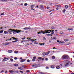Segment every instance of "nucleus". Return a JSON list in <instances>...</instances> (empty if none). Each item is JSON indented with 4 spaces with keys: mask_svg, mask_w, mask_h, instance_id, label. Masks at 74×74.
Returning <instances> with one entry per match:
<instances>
[{
    "mask_svg": "<svg viewBox=\"0 0 74 74\" xmlns=\"http://www.w3.org/2000/svg\"><path fill=\"white\" fill-rule=\"evenodd\" d=\"M54 30H45L43 31V32H42V34H45V33H50V32H51V34H54Z\"/></svg>",
    "mask_w": 74,
    "mask_h": 74,
    "instance_id": "obj_1",
    "label": "nucleus"
},
{
    "mask_svg": "<svg viewBox=\"0 0 74 74\" xmlns=\"http://www.w3.org/2000/svg\"><path fill=\"white\" fill-rule=\"evenodd\" d=\"M10 30H11V32H13L14 34H15L16 33H18L19 32L21 33V32H22V31L17 30V29L15 30V29H10L8 31L9 33H10V32H11V31H10Z\"/></svg>",
    "mask_w": 74,
    "mask_h": 74,
    "instance_id": "obj_2",
    "label": "nucleus"
},
{
    "mask_svg": "<svg viewBox=\"0 0 74 74\" xmlns=\"http://www.w3.org/2000/svg\"><path fill=\"white\" fill-rule=\"evenodd\" d=\"M69 58V56L66 55H64L62 57V59L63 60H64V59H67Z\"/></svg>",
    "mask_w": 74,
    "mask_h": 74,
    "instance_id": "obj_3",
    "label": "nucleus"
},
{
    "mask_svg": "<svg viewBox=\"0 0 74 74\" xmlns=\"http://www.w3.org/2000/svg\"><path fill=\"white\" fill-rule=\"evenodd\" d=\"M26 60L25 59H22L21 61H20L21 63H22V62H25Z\"/></svg>",
    "mask_w": 74,
    "mask_h": 74,
    "instance_id": "obj_4",
    "label": "nucleus"
},
{
    "mask_svg": "<svg viewBox=\"0 0 74 74\" xmlns=\"http://www.w3.org/2000/svg\"><path fill=\"white\" fill-rule=\"evenodd\" d=\"M9 72L10 73H14V72L12 70H9Z\"/></svg>",
    "mask_w": 74,
    "mask_h": 74,
    "instance_id": "obj_5",
    "label": "nucleus"
},
{
    "mask_svg": "<svg viewBox=\"0 0 74 74\" xmlns=\"http://www.w3.org/2000/svg\"><path fill=\"white\" fill-rule=\"evenodd\" d=\"M33 59H32V61L33 62H34L35 61V59H36V57H33Z\"/></svg>",
    "mask_w": 74,
    "mask_h": 74,
    "instance_id": "obj_6",
    "label": "nucleus"
},
{
    "mask_svg": "<svg viewBox=\"0 0 74 74\" xmlns=\"http://www.w3.org/2000/svg\"><path fill=\"white\" fill-rule=\"evenodd\" d=\"M44 32V31H41L40 32H39L37 33V34H40V33H43V32Z\"/></svg>",
    "mask_w": 74,
    "mask_h": 74,
    "instance_id": "obj_7",
    "label": "nucleus"
},
{
    "mask_svg": "<svg viewBox=\"0 0 74 74\" xmlns=\"http://www.w3.org/2000/svg\"><path fill=\"white\" fill-rule=\"evenodd\" d=\"M65 8H69V6H68L67 5H66L65 6Z\"/></svg>",
    "mask_w": 74,
    "mask_h": 74,
    "instance_id": "obj_8",
    "label": "nucleus"
},
{
    "mask_svg": "<svg viewBox=\"0 0 74 74\" xmlns=\"http://www.w3.org/2000/svg\"><path fill=\"white\" fill-rule=\"evenodd\" d=\"M49 53H50V51H48V52H47V53H46V55H48V54H49Z\"/></svg>",
    "mask_w": 74,
    "mask_h": 74,
    "instance_id": "obj_9",
    "label": "nucleus"
},
{
    "mask_svg": "<svg viewBox=\"0 0 74 74\" xmlns=\"http://www.w3.org/2000/svg\"><path fill=\"white\" fill-rule=\"evenodd\" d=\"M46 36H52V34H47Z\"/></svg>",
    "mask_w": 74,
    "mask_h": 74,
    "instance_id": "obj_10",
    "label": "nucleus"
},
{
    "mask_svg": "<svg viewBox=\"0 0 74 74\" xmlns=\"http://www.w3.org/2000/svg\"><path fill=\"white\" fill-rule=\"evenodd\" d=\"M12 52V50H9L8 51V52L9 53H11V52Z\"/></svg>",
    "mask_w": 74,
    "mask_h": 74,
    "instance_id": "obj_11",
    "label": "nucleus"
},
{
    "mask_svg": "<svg viewBox=\"0 0 74 74\" xmlns=\"http://www.w3.org/2000/svg\"><path fill=\"white\" fill-rule=\"evenodd\" d=\"M60 43H61V44H63V43H64V42H63V41H60L59 43V44H60Z\"/></svg>",
    "mask_w": 74,
    "mask_h": 74,
    "instance_id": "obj_12",
    "label": "nucleus"
},
{
    "mask_svg": "<svg viewBox=\"0 0 74 74\" xmlns=\"http://www.w3.org/2000/svg\"><path fill=\"white\" fill-rule=\"evenodd\" d=\"M64 41H69V39H65L64 40Z\"/></svg>",
    "mask_w": 74,
    "mask_h": 74,
    "instance_id": "obj_13",
    "label": "nucleus"
},
{
    "mask_svg": "<svg viewBox=\"0 0 74 74\" xmlns=\"http://www.w3.org/2000/svg\"><path fill=\"white\" fill-rule=\"evenodd\" d=\"M60 68V66H56V68L57 69H59Z\"/></svg>",
    "mask_w": 74,
    "mask_h": 74,
    "instance_id": "obj_14",
    "label": "nucleus"
},
{
    "mask_svg": "<svg viewBox=\"0 0 74 74\" xmlns=\"http://www.w3.org/2000/svg\"><path fill=\"white\" fill-rule=\"evenodd\" d=\"M36 40H37V39H35V40H33V39H31V41L32 42H33V41H35Z\"/></svg>",
    "mask_w": 74,
    "mask_h": 74,
    "instance_id": "obj_15",
    "label": "nucleus"
},
{
    "mask_svg": "<svg viewBox=\"0 0 74 74\" xmlns=\"http://www.w3.org/2000/svg\"><path fill=\"white\" fill-rule=\"evenodd\" d=\"M13 66H18V64H14Z\"/></svg>",
    "mask_w": 74,
    "mask_h": 74,
    "instance_id": "obj_16",
    "label": "nucleus"
},
{
    "mask_svg": "<svg viewBox=\"0 0 74 74\" xmlns=\"http://www.w3.org/2000/svg\"><path fill=\"white\" fill-rule=\"evenodd\" d=\"M14 71L16 72V73H19V71H18V70H16V71Z\"/></svg>",
    "mask_w": 74,
    "mask_h": 74,
    "instance_id": "obj_17",
    "label": "nucleus"
},
{
    "mask_svg": "<svg viewBox=\"0 0 74 74\" xmlns=\"http://www.w3.org/2000/svg\"><path fill=\"white\" fill-rule=\"evenodd\" d=\"M27 30H28V29H31V28H30V27H27Z\"/></svg>",
    "mask_w": 74,
    "mask_h": 74,
    "instance_id": "obj_18",
    "label": "nucleus"
},
{
    "mask_svg": "<svg viewBox=\"0 0 74 74\" xmlns=\"http://www.w3.org/2000/svg\"><path fill=\"white\" fill-rule=\"evenodd\" d=\"M42 55H43V56H45V55H46V53H42Z\"/></svg>",
    "mask_w": 74,
    "mask_h": 74,
    "instance_id": "obj_19",
    "label": "nucleus"
},
{
    "mask_svg": "<svg viewBox=\"0 0 74 74\" xmlns=\"http://www.w3.org/2000/svg\"><path fill=\"white\" fill-rule=\"evenodd\" d=\"M52 58L53 59H55V57H54V56H53L52 57Z\"/></svg>",
    "mask_w": 74,
    "mask_h": 74,
    "instance_id": "obj_20",
    "label": "nucleus"
},
{
    "mask_svg": "<svg viewBox=\"0 0 74 74\" xmlns=\"http://www.w3.org/2000/svg\"><path fill=\"white\" fill-rule=\"evenodd\" d=\"M10 44V42H7L6 43V44L5 45H8V44Z\"/></svg>",
    "mask_w": 74,
    "mask_h": 74,
    "instance_id": "obj_21",
    "label": "nucleus"
},
{
    "mask_svg": "<svg viewBox=\"0 0 74 74\" xmlns=\"http://www.w3.org/2000/svg\"><path fill=\"white\" fill-rule=\"evenodd\" d=\"M51 68L52 69H54L55 68V67L53 66H51Z\"/></svg>",
    "mask_w": 74,
    "mask_h": 74,
    "instance_id": "obj_22",
    "label": "nucleus"
},
{
    "mask_svg": "<svg viewBox=\"0 0 74 74\" xmlns=\"http://www.w3.org/2000/svg\"><path fill=\"white\" fill-rule=\"evenodd\" d=\"M17 41H18V40H16L12 41V42H17Z\"/></svg>",
    "mask_w": 74,
    "mask_h": 74,
    "instance_id": "obj_23",
    "label": "nucleus"
},
{
    "mask_svg": "<svg viewBox=\"0 0 74 74\" xmlns=\"http://www.w3.org/2000/svg\"><path fill=\"white\" fill-rule=\"evenodd\" d=\"M31 8H34V6L33 5H31Z\"/></svg>",
    "mask_w": 74,
    "mask_h": 74,
    "instance_id": "obj_24",
    "label": "nucleus"
},
{
    "mask_svg": "<svg viewBox=\"0 0 74 74\" xmlns=\"http://www.w3.org/2000/svg\"><path fill=\"white\" fill-rule=\"evenodd\" d=\"M69 63H66L65 64V66H68V65H69Z\"/></svg>",
    "mask_w": 74,
    "mask_h": 74,
    "instance_id": "obj_25",
    "label": "nucleus"
},
{
    "mask_svg": "<svg viewBox=\"0 0 74 74\" xmlns=\"http://www.w3.org/2000/svg\"><path fill=\"white\" fill-rule=\"evenodd\" d=\"M14 53H18V51H15L14 52Z\"/></svg>",
    "mask_w": 74,
    "mask_h": 74,
    "instance_id": "obj_26",
    "label": "nucleus"
},
{
    "mask_svg": "<svg viewBox=\"0 0 74 74\" xmlns=\"http://www.w3.org/2000/svg\"><path fill=\"white\" fill-rule=\"evenodd\" d=\"M12 38H13V40H16V38H15V37H12Z\"/></svg>",
    "mask_w": 74,
    "mask_h": 74,
    "instance_id": "obj_27",
    "label": "nucleus"
},
{
    "mask_svg": "<svg viewBox=\"0 0 74 74\" xmlns=\"http://www.w3.org/2000/svg\"><path fill=\"white\" fill-rule=\"evenodd\" d=\"M34 44H38V42H37L35 41L34 42Z\"/></svg>",
    "mask_w": 74,
    "mask_h": 74,
    "instance_id": "obj_28",
    "label": "nucleus"
},
{
    "mask_svg": "<svg viewBox=\"0 0 74 74\" xmlns=\"http://www.w3.org/2000/svg\"><path fill=\"white\" fill-rule=\"evenodd\" d=\"M24 5L25 6H27V3H25L24 4Z\"/></svg>",
    "mask_w": 74,
    "mask_h": 74,
    "instance_id": "obj_29",
    "label": "nucleus"
},
{
    "mask_svg": "<svg viewBox=\"0 0 74 74\" xmlns=\"http://www.w3.org/2000/svg\"><path fill=\"white\" fill-rule=\"evenodd\" d=\"M23 29H24V30H27V27L23 28Z\"/></svg>",
    "mask_w": 74,
    "mask_h": 74,
    "instance_id": "obj_30",
    "label": "nucleus"
},
{
    "mask_svg": "<svg viewBox=\"0 0 74 74\" xmlns=\"http://www.w3.org/2000/svg\"><path fill=\"white\" fill-rule=\"evenodd\" d=\"M3 31H4L3 30L0 31V33H2L3 32Z\"/></svg>",
    "mask_w": 74,
    "mask_h": 74,
    "instance_id": "obj_31",
    "label": "nucleus"
},
{
    "mask_svg": "<svg viewBox=\"0 0 74 74\" xmlns=\"http://www.w3.org/2000/svg\"><path fill=\"white\" fill-rule=\"evenodd\" d=\"M40 45H44L45 44V43H41L39 44Z\"/></svg>",
    "mask_w": 74,
    "mask_h": 74,
    "instance_id": "obj_32",
    "label": "nucleus"
},
{
    "mask_svg": "<svg viewBox=\"0 0 74 74\" xmlns=\"http://www.w3.org/2000/svg\"><path fill=\"white\" fill-rule=\"evenodd\" d=\"M68 29L69 30H73V29L69 28Z\"/></svg>",
    "mask_w": 74,
    "mask_h": 74,
    "instance_id": "obj_33",
    "label": "nucleus"
},
{
    "mask_svg": "<svg viewBox=\"0 0 74 74\" xmlns=\"http://www.w3.org/2000/svg\"><path fill=\"white\" fill-rule=\"evenodd\" d=\"M14 59L15 60H17V59H18V58H17V57H14Z\"/></svg>",
    "mask_w": 74,
    "mask_h": 74,
    "instance_id": "obj_34",
    "label": "nucleus"
},
{
    "mask_svg": "<svg viewBox=\"0 0 74 74\" xmlns=\"http://www.w3.org/2000/svg\"><path fill=\"white\" fill-rule=\"evenodd\" d=\"M57 6L58 8L59 7H60V5H57Z\"/></svg>",
    "mask_w": 74,
    "mask_h": 74,
    "instance_id": "obj_35",
    "label": "nucleus"
},
{
    "mask_svg": "<svg viewBox=\"0 0 74 74\" xmlns=\"http://www.w3.org/2000/svg\"><path fill=\"white\" fill-rule=\"evenodd\" d=\"M10 61H11V62H13V61H14V60H13V59H12V58H11L10 59Z\"/></svg>",
    "mask_w": 74,
    "mask_h": 74,
    "instance_id": "obj_36",
    "label": "nucleus"
},
{
    "mask_svg": "<svg viewBox=\"0 0 74 74\" xmlns=\"http://www.w3.org/2000/svg\"><path fill=\"white\" fill-rule=\"evenodd\" d=\"M41 6H40V7L41 8H44V7H43L42 6V5H41Z\"/></svg>",
    "mask_w": 74,
    "mask_h": 74,
    "instance_id": "obj_37",
    "label": "nucleus"
},
{
    "mask_svg": "<svg viewBox=\"0 0 74 74\" xmlns=\"http://www.w3.org/2000/svg\"><path fill=\"white\" fill-rule=\"evenodd\" d=\"M60 34H64V33L63 32H60Z\"/></svg>",
    "mask_w": 74,
    "mask_h": 74,
    "instance_id": "obj_38",
    "label": "nucleus"
},
{
    "mask_svg": "<svg viewBox=\"0 0 74 74\" xmlns=\"http://www.w3.org/2000/svg\"><path fill=\"white\" fill-rule=\"evenodd\" d=\"M5 61H6V60L3 59L2 62H5Z\"/></svg>",
    "mask_w": 74,
    "mask_h": 74,
    "instance_id": "obj_39",
    "label": "nucleus"
},
{
    "mask_svg": "<svg viewBox=\"0 0 74 74\" xmlns=\"http://www.w3.org/2000/svg\"><path fill=\"white\" fill-rule=\"evenodd\" d=\"M7 31H5L4 32V34H7Z\"/></svg>",
    "mask_w": 74,
    "mask_h": 74,
    "instance_id": "obj_40",
    "label": "nucleus"
},
{
    "mask_svg": "<svg viewBox=\"0 0 74 74\" xmlns=\"http://www.w3.org/2000/svg\"><path fill=\"white\" fill-rule=\"evenodd\" d=\"M65 11H66V10L64 9L63 11V12H64Z\"/></svg>",
    "mask_w": 74,
    "mask_h": 74,
    "instance_id": "obj_41",
    "label": "nucleus"
},
{
    "mask_svg": "<svg viewBox=\"0 0 74 74\" xmlns=\"http://www.w3.org/2000/svg\"><path fill=\"white\" fill-rule=\"evenodd\" d=\"M18 69H19L20 70H21V67H18Z\"/></svg>",
    "mask_w": 74,
    "mask_h": 74,
    "instance_id": "obj_42",
    "label": "nucleus"
},
{
    "mask_svg": "<svg viewBox=\"0 0 74 74\" xmlns=\"http://www.w3.org/2000/svg\"><path fill=\"white\" fill-rule=\"evenodd\" d=\"M43 38L44 40H46V38L45 37H43Z\"/></svg>",
    "mask_w": 74,
    "mask_h": 74,
    "instance_id": "obj_43",
    "label": "nucleus"
},
{
    "mask_svg": "<svg viewBox=\"0 0 74 74\" xmlns=\"http://www.w3.org/2000/svg\"><path fill=\"white\" fill-rule=\"evenodd\" d=\"M46 69H49V67L48 66H47L46 67Z\"/></svg>",
    "mask_w": 74,
    "mask_h": 74,
    "instance_id": "obj_44",
    "label": "nucleus"
},
{
    "mask_svg": "<svg viewBox=\"0 0 74 74\" xmlns=\"http://www.w3.org/2000/svg\"><path fill=\"white\" fill-rule=\"evenodd\" d=\"M42 59V58L40 57H38V59Z\"/></svg>",
    "mask_w": 74,
    "mask_h": 74,
    "instance_id": "obj_45",
    "label": "nucleus"
},
{
    "mask_svg": "<svg viewBox=\"0 0 74 74\" xmlns=\"http://www.w3.org/2000/svg\"><path fill=\"white\" fill-rule=\"evenodd\" d=\"M4 15V14L1 13V15Z\"/></svg>",
    "mask_w": 74,
    "mask_h": 74,
    "instance_id": "obj_46",
    "label": "nucleus"
},
{
    "mask_svg": "<svg viewBox=\"0 0 74 74\" xmlns=\"http://www.w3.org/2000/svg\"><path fill=\"white\" fill-rule=\"evenodd\" d=\"M56 39V38L55 37H53V40H55Z\"/></svg>",
    "mask_w": 74,
    "mask_h": 74,
    "instance_id": "obj_47",
    "label": "nucleus"
},
{
    "mask_svg": "<svg viewBox=\"0 0 74 74\" xmlns=\"http://www.w3.org/2000/svg\"><path fill=\"white\" fill-rule=\"evenodd\" d=\"M20 71V72H21V73H23V72L21 71Z\"/></svg>",
    "mask_w": 74,
    "mask_h": 74,
    "instance_id": "obj_48",
    "label": "nucleus"
},
{
    "mask_svg": "<svg viewBox=\"0 0 74 74\" xmlns=\"http://www.w3.org/2000/svg\"><path fill=\"white\" fill-rule=\"evenodd\" d=\"M32 67H36V65H34V64L32 65Z\"/></svg>",
    "mask_w": 74,
    "mask_h": 74,
    "instance_id": "obj_49",
    "label": "nucleus"
},
{
    "mask_svg": "<svg viewBox=\"0 0 74 74\" xmlns=\"http://www.w3.org/2000/svg\"><path fill=\"white\" fill-rule=\"evenodd\" d=\"M27 62H30V60H27Z\"/></svg>",
    "mask_w": 74,
    "mask_h": 74,
    "instance_id": "obj_50",
    "label": "nucleus"
},
{
    "mask_svg": "<svg viewBox=\"0 0 74 74\" xmlns=\"http://www.w3.org/2000/svg\"><path fill=\"white\" fill-rule=\"evenodd\" d=\"M45 60H48V58H45Z\"/></svg>",
    "mask_w": 74,
    "mask_h": 74,
    "instance_id": "obj_51",
    "label": "nucleus"
},
{
    "mask_svg": "<svg viewBox=\"0 0 74 74\" xmlns=\"http://www.w3.org/2000/svg\"><path fill=\"white\" fill-rule=\"evenodd\" d=\"M5 73H7V70L5 71Z\"/></svg>",
    "mask_w": 74,
    "mask_h": 74,
    "instance_id": "obj_52",
    "label": "nucleus"
},
{
    "mask_svg": "<svg viewBox=\"0 0 74 74\" xmlns=\"http://www.w3.org/2000/svg\"><path fill=\"white\" fill-rule=\"evenodd\" d=\"M57 42H60V41L58 40H57Z\"/></svg>",
    "mask_w": 74,
    "mask_h": 74,
    "instance_id": "obj_53",
    "label": "nucleus"
},
{
    "mask_svg": "<svg viewBox=\"0 0 74 74\" xmlns=\"http://www.w3.org/2000/svg\"><path fill=\"white\" fill-rule=\"evenodd\" d=\"M29 72V70L27 71H26L27 73H28Z\"/></svg>",
    "mask_w": 74,
    "mask_h": 74,
    "instance_id": "obj_54",
    "label": "nucleus"
},
{
    "mask_svg": "<svg viewBox=\"0 0 74 74\" xmlns=\"http://www.w3.org/2000/svg\"><path fill=\"white\" fill-rule=\"evenodd\" d=\"M47 9H49V7L48 6H47Z\"/></svg>",
    "mask_w": 74,
    "mask_h": 74,
    "instance_id": "obj_55",
    "label": "nucleus"
},
{
    "mask_svg": "<svg viewBox=\"0 0 74 74\" xmlns=\"http://www.w3.org/2000/svg\"><path fill=\"white\" fill-rule=\"evenodd\" d=\"M53 10H51L49 11V12H51V11H53Z\"/></svg>",
    "mask_w": 74,
    "mask_h": 74,
    "instance_id": "obj_56",
    "label": "nucleus"
},
{
    "mask_svg": "<svg viewBox=\"0 0 74 74\" xmlns=\"http://www.w3.org/2000/svg\"><path fill=\"white\" fill-rule=\"evenodd\" d=\"M25 38H22V40H25Z\"/></svg>",
    "mask_w": 74,
    "mask_h": 74,
    "instance_id": "obj_57",
    "label": "nucleus"
},
{
    "mask_svg": "<svg viewBox=\"0 0 74 74\" xmlns=\"http://www.w3.org/2000/svg\"><path fill=\"white\" fill-rule=\"evenodd\" d=\"M51 29H55V28L53 27H51Z\"/></svg>",
    "mask_w": 74,
    "mask_h": 74,
    "instance_id": "obj_58",
    "label": "nucleus"
},
{
    "mask_svg": "<svg viewBox=\"0 0 74 74\" xmlns=\"http://www.w3.org/2000/svg\"><path fill=\"white\" fill-rule=\"evenodd\" d=\"M1 73H3L4 72V71L3 70H2L1 71Z\"/></svg>",
    "mask_w": 74,
    "mask_h": 74,
    "instance_id": "obj_59",
    "label": "nucleus"
},
{
    "mask_svg": "<svg viewBox=\"0 0 74 74\" xmlns=\"http://www.w3.org/2000/svg\"><path fill=\"white\" fill-rule=\"evenodd\" d=\"M41 73V74H45V73H43L42 72Z\"/></svg>",
    "mask_w": 74,
    "mask_h": 74,
    "instance_id": "obj_60",
    "label": "nucleus"
},
{
    "mask_svg": "<svg viewBox=\"0 0 74 74\" xmlns=\"http://www.w3.org/2000/svg\"><path fill=\"white\" fill-rule=\"evenodd\" d=\"M7 33H8V31H6V34Z\"/></svg>",
    "mask_w": 74,
    "mask_h": 74,
    "instance_id": "obj_61",
    "label": "nucleus"
},
{
    "mask_svg": "<svg viewBox=\"0 0 74 74\" xmlns=\"http://www.w3.org/2000/svg\"><path fill=\"white\" fill-rule=\"evenodd\" d=\"M56 10H58V8H56Z\"/></svg>",
    "mask_w": 74,
    "mask_h": 74,
    "instance_id": "obj_62",
    "label": "nucleus"
},
{
    "mask_svg": "<svg viewBox=\"0 0 74 74\" xmlns=\"http://www.w3.org/2000/svg\"><path fill=\"white\" fill-rule=\"evenodd\" d=\"M42 60H44V58H43L42 59Z\"/></svg>",
    "mask_w": 74,
    "mask_h": 74,
    "instance_id": "obj_63",
    "label": "nucleus"
},
{
    "mask_svg": "<svg viewBox=\"0 0 74 74\" xmlns=\"http://www.w3.org/2000/svg\"><path fill=\"white\" fill-rule=\"evenodd\" d=\"M71 74H74V73H71Z\"/></svg>",
    "mask_w": 74,
    "mask_h": 74,
    "instance_id": "obj_64",
    "label": "nucleus"
}]
</instances>
